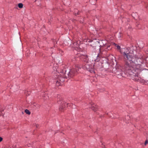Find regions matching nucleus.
Listing matches in <instances>:
<instances>
[{"mask_svg":"<svg viewBox=\"0 0 148 148\" xmlns=\"http://www.w3.org/2000/svg\"><path fill=\"white\" fill-rule=\"evenodd\" d=\"M79 69H80V68H79L78 66H76L75 69L73 68L70 71L68 75L70 77H73L77 74Z\"/></svg>","mask_w":148,"mask_h":148,"instance_id":"f03ea898","label":"nucleus"},{"mask_svg":"<svg viewBox=\"0 0 148 148\" xmlns=\"http://www.w3.org/2000/svg\"><path fill=\"white\" fill-rule=\"evenodd\" d=\"M148 143V140H147L145 143V145H146Z\"/></svg>","mask_w":148,"mask_h":148,"instance_id":"ddd939ff","label":"nucleus"},{"mask_svg":"<svg viewBox=\"0 0 148 148\" xmlns=\"http://www.w3.org/2000/svg\"><path fill=\"white\" fill-rule=\"evenodd\" d=\"M78 41L75 42L73 44L72 47L74 48H78L79 47V45L78 43Z\"/></svg>","mask_w":148,"mask_h":148,"instance_id":"39448f33","label":"nucleus"},{"mask_svg":"<svg viewBox=\"0 0 148 148\" xmlns=\"http://www.w3.org/2000/svg\"><path fill=\"white\" fill-rule=\"evenodd\" d=\"M97 59H96L95 60V62H97L98 61H99V60H100V55L99 54H98V55H97Z\"/></svg>","mask_w":148,"mask_h":148,"instance_id":"6e6552de","label":"nucleus"},{"mask_svg":"<svg viewBox=\"0 0 148 148\" xmlns=\"http://www.w3.org/2000/svg\"><path fill=\"white\" fill-rule=\"evenodd\" d=\"M63 109V106H61L60 108H59V109H60V111H62V110Z\"/></svg>","mask_w":148,"mask_h":148,"instance_id":"f8f14e48","label":"nucleus"},{"mask_svg":"<svg viewBox=\"0 0 148 148\" xmlns=\"http://www.w3.org/2000/svg\"><path fill=\"white\" fill-rule=\"evenodd\" d=\"M25 112L27 114H30V112L28 110H25Z\"/></svg>","mask_w":148,"mask_h":148,"instance_id":"1a4fd4ad","label":"nucleus"},{"mask_svg":"<svg viewBox=\"0 0 148 148\" xmlns=\"http://www.w3.org/2000/svg\"><path fill=\"white\" fill-rule=\"evenodd\" d=\"M130 49L129 47L123 49L121 51L125 62V73L131 77L133 80L138 81L140 79L139 77L138 74L141 70V64L143 60L141 58H142V57L139 58L133 57L129 51Z\"/></svg>","mask_w":148,"mask_h":148,"instance_id":"f257e3e1","label":"nucleus"},{"mask_svg":"<svg viewBox=\"0 0 148 148\" xmlns=\"http://www.w3.org/2000/svg\"><path fill=\"white\" fill-rule=\"evenodd\" d=\"M62 99H61V98H59L58 99V102L59 104H62V105L63 106L64 104V103L63 101H62Z\"/></svg>","mask_w":148,"mask_h":148,"instance_id":"0eeeda50","label":"nucleus"},{"mask_svg":"<svg viewBox=\"0 0 148 148\" xmlns=\"http://www.w3.org/2000/svg\"><path fill=\"white\" fill-rule=\"evenodd\" d=\"M3 138L0 137V142H1L3 140Z\"/></svg>","mask_w":148,"mask_h":148,"instance_id":"2eb2a0df","label":"nucleus"},{"mask_svg":"<svg viewBox=\"0 0 148 148\" xmlns=\"http://www.w3.org/2000/svg\"><path fill=\"white\" fill-rule=\"evenodd\" d=\"M121 75H122V73H121Z\"/></svg>","mask_w":148,"mask_h":148,"instance_id":"a211bd4d","label":"nucleus"},{"mask_svg":"<svg viewBox=\"0 0 148 148\" xmlns=\"http://www.w3.org/2000/svg\"><path fill=\"white\" fill-rule=\"evenodd\" d=\"M91 107L90 108L92 109L93 110H94L95 112L97 110V106L93 104L92 105V104H91Z\"/></svg>","mask_w":148,"mask_h":148,"instance_id":"423d86ee","label":"nucleus"},{"mask_svg":"<svg viewBox=\"0 0 148 148\" xmlns=\"http://www.w3.org/2000/svg\"><path fill=\"white\" fill-rule=\"evenodd\" d=\"M18 7L20 8H22L23 7V4L22 3H19L18 4Z\"/></svg>","mask_w":148,"mask_h":148,"instance_id":"9d476101","label":"nucleus"},{"mask_svg":"<svg viewBox=\"0 0 148 148\" xmlns=\"http://www.w3.org/2000/svg\"><path fill=\"white\" fill-rule=\"evenodd\" d=\"M122 36V35H121L120 36V37H121Z\"/></svg>","mask_w":148,"mask_h":148,"instance_id":"f3484780","label":"nucleus"},{"mask_svg":"<svg viewBox=\"0 0 148 148\" xmlns=\"http://www.w3.org/2000/svg\"><path fill=\"white\" fill-rule=\"evenodd\" d=\"M84 67L91 73H95L93 65H90L88 64H86L85 65Z\"/></svg>","mask_w":148,"mask_h":148,"instance_id":"7ed1b4c3","label":"nucleus"},{"mask_svg":"<svg viewBox=\"0 0 148 148\" xmlns=\"http://www.w3.org/2000/svg\"><path fill=\"white\" fill-rule=\"evenodd\" d=\"M116 47H117V48L118 49H120V46H119V45H116Z\"/></svg>","mask_w":148,"mask_h":148,"instance_id":"4468645a","label":"nucleus"},{"mask_svg":"<svg viewBox=\"0 0 148 148\" xmlns=\"http://www.w3.org/2000/svg\"><path fill=\"white\" fill-rule=\"evenodd\" d=\"M66 71L65 69H63L60 72V73H61L60 74V75L63 77L64 78L66 77L65 74L66 73Z\"/></svg>","mask_w":148,"mask_h":148,"instance_id":"20e7f679","label":"nucleus"},{"mask_svg":"<svg viewBox=\"0 0 148 148\" xmlns=\"http://www.w3.org/2000/svg\"><path fill=\"white\" fill-rule=\"evenodd\" d=\"M56 85L58 86H60L61 84V83H60L58 81H56Z\"/></svg>","mask_w":148,"mask_h":148,"instance_id":"9b49d317","label":"nucleus"},{"mask_svg":"<svg viewBox=\"0 0 148 148\" xmlns=\"http://www.w3.org/2000/svg\"><path fill=\"white\" fill-rule=\"evenodd\" d=\"M66 104V105H67L68 104H67V103H66H66H64V106H65V105Z\"/></svg>","mask_w":148,"mask_h":148,"instance_id":"dca6fc26","label":"nucleus"}]
</instances>
